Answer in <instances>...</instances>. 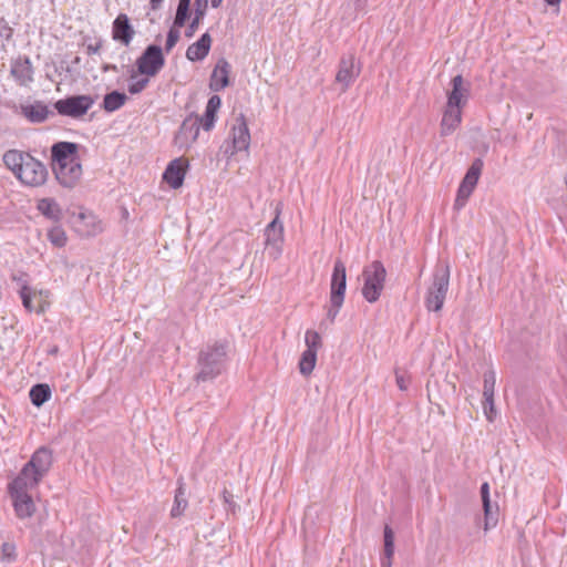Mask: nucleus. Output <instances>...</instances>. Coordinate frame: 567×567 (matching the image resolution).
<instances>
[{
    "mask_svg": "<svg viewBox=\"0 0 567 567\" xmlns=\"http://www.w3.org/2000/svg\"><path fill=\"white\" fill-rule=\"evenodd\" d=\"M3 163L24 185L38 187L48 179L47 166L29 153L9 150L3 154Z\"/></svg>",
    "mask_w": 567,
    "mask_h": 567,
    "instance_id": "1",
    "label": "nucleus"
},
{
    "mask_svg": "<svg viewBox=\"0 0 567 567\" xmlns=\"http://www.w3.org/2000/svg\"><path fill=\"white\" fill-rule=\"evenodd\" d=\"M229 341L216 340L200 349L197 357L198 372L195 375L197 382L214 380L225 370L228 359Z\"/></svg>",
    "mask_w": 567,
    "mask_h": 567,
    "instance_id": "2",
    "label": "nucleus"
},
{
    "mask_svg": "<svg viewBox=\"0 0 567 567\" xmlns=\"http://www.w3.org/2000/svg\"><path fill=\"white\" fill-rule=\"evenodd\" d=\"M364 280L362 287L363 298L370 302H377L384 288L386 270L380 260L372 261L369 266H365L362 271Z\"/></svg>",
    "mask_w": 567,
    "mask_h": 567,
    "instance_id": "3",
    "label": "nucleus"
},
{
    "mask_svg": "<svg viewBox=\"0 0 567 567\" xmlns=\"http://www.w3.org/2000/svg\"><path fill=\"white\" fill-rule=\"evenodd\" d=\"M136 70L141 75L156 76L165 65L163 49L157 44H150L137 58Z\"/></svg>",
    "mask_w": 567,
    "mask_h": 567,
    "instance_id": "4",
    "label": "nucleus"
},
{
    "mask_svg": "<svg viewBox=\"0 0 567 567\" xmlns=\"http://www.w3.org/2000/svg\"><path fill=\"white\" fill-rule=\"evenodd\" d=\"M94 102L91 95H70L58 100L53 106L62 116L79 118L87 113Z\"/></svg>",
    "mask_w": 567,
    "mask_h": 567,
    "instance_id": "5",
    "label": "nucleus"
},
{
    "mask_svg": "<svg viewBox=\"0 0 567 567\" xmlns=\"http://www.w3.org/2000/svg\"><path fill=\"white\" fill-rule=\"evenodd\" d=\"M361 73V63L357 62L353 53L343 54L339 61L336 82L341 84V91L346 92Z\"/></svg>",
    "mask_w": 567,
    "mask_h": 567,
    "instance_id": "6",
    "label": "nucleus"
},
{
    "mask_svg": "<svg viewBox=\"0 0 567 567\" xmlns=\"http://www.w3.org/2000/svg\"><path fill=\"white\" fill-rule=\"evenodd\" d=\"M52 169L58 183L69 189L74 188L79 184L83 173L80 159L53 166Z\"/></svg>",
    "mask_w": 567,
    "mask_h": 567,
    "instance_id": "7",
    "label": "nucleus"
},
{
    "mask_svg": "<svg viewBox=\"0 0 567 567\" xmlns=\"http://www.w3.org/2000/svg\"><path fill=\"white\" fill-rule=\"evenodd\" d=\"M347 288V270L346 265L341 259L334 261L333 271L330 282V303L339 306V302L344 301V293Z\"/></svg>",
    "mask_w": 567,
    "mask_h": 567,
    "instance_id": "8",
    "label": "nucleus"
},
{
    "mask_svg": "<svg viewBox=\"0 0 567 567\" xmlns=\"http://www.w3.org/2000/svg\"><path fill=\"white\" fill-rule=\"evenodd\" d=\"M199 124L195 120L194 114L188 115L181 124L174 137V143L179 148H188L196 142L199 135Z\"/></svg>",
    "mask_w": 567,
    "mask_h": 567,
    "instance_id": "9",
    "label": "nucleus"
},
{
    "mask_svg": "<svg viewBox=\"0 0 567 567\" xmlns=\"http://www.w3.org/2000/svg\"><path fill=\"white\" fill-rule=\"evenodd\" d=\"M19 113L32 124L44 123L50 116L54 115V112L40 100H35L33 103H22L19 106Z\"/></svg>",
    "mask_w": 567,
    "mask_h": 567,
    "instance_id": "10",
    "label": "nucleus"
},
{
    "mask_svg": "<svg viewBox=\"0 0 567 567\" xmlns=\"http://www.w3.org/2000/svg\"><path fill=\"white\" fill-rule=\"evenodd\" d=\"M80 145L74 142H56L51 146L52 167L61 164L79 161Z\"/></svg>",
    "mask_w": 567,
    "mask_h": 567,
    "instance_id": "11",
    "label": "nucleus"
},
{
    "mask_svg": "<svg viewBox=\"0 0 567 567\" xmlns=\"http://www.w3.org/2000/svg\"><path fill=\"white\" fill-rule=\"evenodd\" d=\"M189 164L188 161L178 157L171 161L163 173V179L173 188L178 189L183 186L186 171Z\"/></svg>",
    "mask_w": 567,
    "mask_h": 567,
    "instance_id": "12",
    "label": "nucleus"
},
{
    "mask_svg": "<svg viewBox=\"0 0 567 567\" xmlns=\"http://www.w3.org/2000/svg\"><path fill=\"white\" fill-rule=\"evenodd\" d=\"M11 76L20 86H28L33 82V66L28 55H19L12 60L11 63Z\"/></svg>",
    "mask_w": 567,
    "mask_h": 567,
    "instance_id": "13",
    "label": "nucleus"
},
{
    "mask_svg": "<svg viewBox=\"0 0 567 567\" xmlns=\"http://www.w3.org/2000/svg\"><path fill=\"white\" fill-rule=\"evenodd\" d=\"M16 515L21 518H29L35 512V505L29 491L25 489H8Z\"/></svg>",
    "mask_w": 567,
    "mask_h": 567,
    "instance_id": "14",
    "label": "nucleus"
},
{
    "mask_svg": "<svg viewBox=\"0 0 567 567\" xmlns=\"http://www.w3.org/2000/svg\"><path fill=\"white\" fill-rule=\"evenodd\" d=\"M135 30L131 24L130 18L125 13H120L112 24V39L125 47H128L134 39Z\"/></svg>",
    "mask_w": 567,
    "mask_h": 567,
    "instance_id": "15",
    "label": "nucleus"
},
{
    "mask_svg": "<svg viewBox=\"0 0 567 567\" xmlns=\"http://www.w3.org/2000/svg\"><path fill=\"white\" fill-rule=\"evenodd\" d=\"M43 480L42 475H38L33 467H30V464L27 462L18 476L8 485V489H32L37 487L40 482Z\"/></svg>",
    "mask_w": 567,
    "mask_h": 567,
    "instance_id": "16",
    "label": "nucleus"
},
{
    "mask_svg": "<svg viewBox=\"0 0 567 567\" xmlns=\"http://www.w3.org/2000/svg\"><path fill=\"white\" fill-rule=\"evenodd\" d=\"M450 285V265L447 261L435 266L433 280L427 289V293L446 295Z\"/></svg>",
    "mask_w": 567,
    "mask_h": 567,
    "instance_id": "17",
    "label": "nucleus"
},
{
    "mask_svg": "<svg viewBox=\"0 0 567 567\" xmlns=\"http://www.w3.org/2000/svg\"><path fill=\"white\" fill-rule=\"evenodd\" d=\"M250 133L244 114L237 117V125L233 127V151L235 154L240 151H246L249 147Z\"/></svg>",
    "mask_w": 567,
    "mask_h": 567,
    "instance_id": "18",
    "label": "nucleus"
},
{
    "mask_svg": "<svg viewBox=\"0 0 567 567\" xmlns=\"http://www.w3.org/2000/svg\"><path fill=\"white\" fill-rule=\"evenodd\" d=\"M451 84L452 90L447 94V106H464L470 95L468 85L464 86V79L461 74L454 76L451 81Z\"/></svg>",
    "mask_w": 567,
    "mask_h": 567,
    "instance_id": "19",
    "label": "nucleus"
},
{
    "mask_svg": "<svg viewBox=\"0 0 567 567\" xmlns=\"http://www.w3.org/2000/svg\"><path fill=\"white\" fill-rule=\"evenodd\" d=\"M229 73L230 64L224 58L219 59L212 75L209 82V89L218 92L229 85Z\"/></svg>",
    "mask_w": 567,
    "mask_h": 567,
    "instance_id": "20",
    "label": "nucleus"
},
{
    "mask_svg": "<svg viewBox=\"0 0 567 567\" xmlns=\"http://www.w3.org/2000/svg\"><path fill=\"white\" fill-rule=\"evenodd\" d=\"M28 463L30 464V467H33L35 470V473H38V475H42L44 477L50 471L53 463L52 451L47 446H41L38 450H35V452L31 455Z\"/></svg>",
    "mask_w": 567,
    "mask_h": 567,
    "instance_id": "21",
    "label": "nucleus"
},
{
    "mask_svg": "<svg viewBox=\"0 0 567 567\" xmlns=\"http://www.w3.org/2000/svg\"><path fill=\"white\" fill-rule=\"evenodd\" d=\"M221 105V99L218 95H212L207 102L203 116L194 114L195 120L204 131L208 132L215 126L217 112Z\"/></svg>",
    "mask_w": 567,
    "mask_h": 567,
    "instance_id": "22",
    "label": "nucleus"
},
{
    "mask_svg": "<svg viewBox=\"0 0 567 567\" xmlns=\"http://www.w3.org/2000/svg\"><path fill=\"white\" fill-rule=\"evenodd\" d=\"M275 218L267 225L265 229L266 244L279 247V244L284 240V225L279 219L281 214V204L278 203L275 209Z\"/></svg>",
    "mask_w": 567,
    "mask_h": 567,
    "instance_id": "23",
    "label": "nucleus"
},
{
    "mask_svg": "<svg viewBox=\"0 0 567 567\" xmlns=\"http://www.w3.org/2000/svg\"><path fill=\"white\" fill-rule=\"evenodd\" d=\"M212 41L209 33L205 32L196 42L187 48L186 58L192 62L204 60L210 51Z\"/></svg>",
    "mask_w": 567,
    "mask_h": 567,
    "instance_id": "24",
    "label": "nucleus"
},
{
    "mask_svg": "<svg viewBox=\"0 0 567 567\" xmlns=\"http://www.w3.org/2000/svg\"><path fill=\"white\" fill-rule=\"evenodd\" d=\"M188 507V498L186 492V484L184 478L181 476L177 478V487L175 489L174 503L171 509L172 518H179L184 515L186 508Z\"/></svg>",
    "mask_w": 567,
    "mask_h": 567,
    "instance_id": "25",
    "label": "nucleus"
},
{
    "mask_svg": "<svg viewBox=\"0 0 567 567\" xmlns=\"http://www.w3.org/2000/svg\"><path fill=\"white\" fill-rule=\"evenodd\" d=\"M462 107L457 106H447L444 111L442 121H441V135L447 136L452 134L462 121Z\"/></svg>",
    "mask_w": 567,
    "mask_h": 567,
    "instance_id": "26",
    "label": "nucleus"
},
{
    "mask_svg": "<svg viewBox=\"0 0 567 567\" xmlns=\"http://www.w3.org/2000/svg\"><path fill=\"white\" fill-rule=\"evenodd\" d=\"M37 208L45 218L54 223H59L63 217L62 209L54 198L39 199Z\"/></svg>",
    "mask_w": 567,
    "mask_h": 567,
    "instance_id": "27",
    "label": "nucleus"
},
{
    "mask_svg": "<svg viewBox=\"0 0 567 567\" xmlns=\"http://www.w3.org/2000/svg\"><path fill=\"white\" fill-rule=\"evenodd\" d=\"M481 497L485 514V529L487 530L491 527H494L497 524V511L498 507L496 506V511L493 512L491 498H489V485L487 482H484L481 485Z\"/></svg>",
    "mask_w": 567,
    "mask_h": 567,
    "instance_id": "28",
    "label": "nucleus"
},
{
    "mask_svg": "<svg viewBox=\"0 0 567 567\" xmlns=\"http://www.w3.org/2000/svg\"><path fill=\"white\" fill-rule=\"evenodd\" d=\"M393 555L394 532L389 525H385L383 530V557L381 559V567H392Z\"/></svg>",
    "mask_w": 567,
    "mask_h": 567,
    "instance_id": "29",
    "label": "nucleus"
},
{
    "mask_svg": "<svg viewBox=\"0 0 567 567\" xmlns=\"http://www.w3.org/2000/svg\"><path fill=\"white\" fill-rule=\"evenodd\" d=\"M128 100L127 95L124 92L112 91L106 93L103 97L102 109L105 112L112 113L120 110Z\"/></svg>",
    "mask_w": 567,
    "mask_h": 567,
    "instance_id": "30",
    "label": "nucleus"
},
{
    "mask_svg": "<svg viewBox=\"0 0 567 567\" xmlns=\"http://www.w3.org/2000/svg\"><path fill=\"white\" fill-rule=\"evenodd\" d=\"M208 8V0H195L194 18L185 30V37L192 38L197 31L202 19L205 17Z\"/></svg>",
    "mask_w": 567,
    "mask_h": 567,
    "instance_id": "31",
    "label": "nucleus"
},
{
    "mask_svg": "<svg viewBox=\"0 0 567 567\" xmlns=\"http://www.w3.org/2000/svg\"><path fill=\"white\" fill-rule=\"evenodd\" d=\"M51 389L47 383L34 384L30 390V400L33 405L40 408L51 398Z\"/></svg>",
    "mask_w": 567,
    "mask_h": 567,
    "instance_id": "32",
    "label": "nucleus"
},
{
    "mask_svg": "<svg viewBox=\"0 0 567 567\" xmlns=\"http://www.w3.org/2000/svg\"><path fill=\"white\" fill-rule=\"evenodd\" d=\"M483 166H484L483 159L480 157L475 158L472 162L471 166L468 167V169L461 183H463L467 186H471L472 188L475 189V186L477 185V182L482 174Z\"/></svg>",
    "mask_w": 567,
    "mask_h": 567,
    "instance_id": "33",
    "label": "nucleus"
},
{
    "mask_svg": "<svg viewBox=\"0 0 567 567\" xmlns=\"http://www.w3.org/2000/svg\"><path fill=\"white\" fill-rule=\"evenodd\" d=\"M317 362V352L305 350L299 360V371L302 375H309L313 371Z\"/></svg>",
    "mask_w": 567,
    "mask_h": 567,
    "instance_id": "34",
    "label": "nucleus"
},
{
    "mask_svg": "<svg viewBox=\"0 0 567 567\" xmlns=\"http://www.w3.org/2000/svg\"><path fill=\"white\" fill-rule=\"evenodd\" d=\"M19 292H20V297L22 299V305H23V307L28 311L31 312V311L35 310L37 313H43L45 311L44 303H40L38 306V308L33 307V303H32V291H31V288L27 284L22 285V287H21Z\"/></svg>",
    "mask_w": 567,
    "mask_h": 567,
    "instance_id": "35",
    "label": "nucleus"
},
{
    "mask_svg": "<svg viewBox=\"0 0 567 567\" xmlns=\"http://www.w3.org/2000/svg\"><path fill=\"white\" fill-rule=\"evenodd\" d=\"M48 238L51 244L58 248L66 245V234L61 226H54L48 231Z\"/></svg>",
    "mask_w": 567,
    "mask_h": 567,
    "instance_id": "36",
    "label": "nucleus"
},
{
    "mask_svg": "<svg viewBox=\"0 0 567 567\" xmlns=\"http://www.w3.org/2000/svg\"><path fill=\"white\" fill-rule=\"evenodd\" d=\"M446 295L427 293L425 306L429 311L439 312L443 308Z\"/></svg>",
    "mask_w": 567,
    "mask_h": 567,
    "instance_id": "37",
    "label": "nucleus"
},
{
    "mask_svg": "<svg viewBox=\"0 0 567 567\" xmlns=\"http://www.w3.org/2000/svg\"><path fill=\"white\" fill-rule=\"evenodd\" d=\"M473 190H474V188H472L471 186H467V185L461 183L458 186V189H457L455 202H454V208L461 209L466 204V202L470 198V196L472 195Z\"/></svg>",
    "mask_w": 567,
    "mask_h": 567,
    "instance_id": "38",
    "label": "nucleus"
},
{
    "mask_svg": "<svg viewBox=\"0 0 567 567\" xmlns=\"http://www.w3.org/2000/svg\"><path fill=\"white\" fill-rule=\"evenodd\" d=\"M496 375L493 369L484 372L483 396H494Z\"/></svg>",
    "mask_w": 567,
    "mask_h": 567,
    "instance_id": "39",
    "label": "nucleus"
},
{
    "mask_svg": "<svg viewBox=\"0 0 567 567\" xmlns=\"http://www.w3.org/2000/svg\"><path fill=\"white\" fill-rule=\"evenodd\" d=\"M305 342L307 346L306 350L318 351L322 346L321 337L317 331L308 330L305 336Z\"/></svg>",
    "mask_w": 567,
    "mask_h": 567,
    "instance_id": "40",
    "label": "nucleus"
},
{
    "mask_svg": "<svg viewBox=\"0 0 567 567\" xmlns=\"http://www.w3.org/2000/svg\"><path fill=\"white\" fill-rule=\"evenodd\" d=\"M190 17V8L177 6L173 25L182 28Z\"/></svg>",
    "mask_w": 567,
    "mask_h": 567,
    "instance_id": "41",
    "label": "nucleus"
},
{
    "mask_svg": "<svg viewBox=\"0 0 567 567\" xmlns=\"http://www.w3.org/2000/svg\"><path fill=\"white\" fill-rule=\"evenodd\" d=\"M1 558L3 561L8 563L16 560V545L13 543H3L1 545Z\"/></svg>",
    "mask_w": 567,
    "mask_h": 567,
    "instance_id": "42",
    "label": "nucleus"
},
{
    "mask_svg": "<svg viewBox=\"0 0 567 567\" xmlns=\"http://www.w3.org/2000/svg\"><path fill=\"white\" fill-rule=\"evenodd\" d=\"M181 37L178 28L174 25L168 30L165 43V51L168 53L176 45Z\"/></svg>",
    "mask_w": 567,
    "mask_h": 567,
    "instance_id": "43",
    "label": "nucleus"
},
{
    "mask_svg": "<svg viewBox=\"0 0 567 567\" xmlns=\"http://www.w3.org/2000/svg\"><path fill=\"white\" fill-rule=\"evenodd\" d=\"M483 409H484V413L486 415V419L489 422H493L495 416H496V409H495V404H494V396H491V398L484 396Z\"/></svg>",
    "mask_w": 567,
    "mask_h": 567,
    "instance_id": "44",
    "label": "nucleus"
},
{
    "mask_svg": "<svg viewBox=\"0 0 567 567\" xmlns=\"http://www.w3.org/2000/svg\"><path fill=\"white\" fill-rule=\"evenodd\" d=\"M221 496H223L224 504L228 506L227 509L229 512H231L233 514H235L236 511L239 508V506L234 501V495L227 488H224Z\"/></svg>",
    "mask_w": 567,
    "mask_h": 567,
    "instance_id": "45",
    "label": "nucleus"
},
{
    "mask_svg": "<svg viewBox=\"0 0 567 567\" xmlns=\"http://www.w3.org/2000/svg\"><path fill=\"white\" fill-rule=\"evenodd\" d=\"M148 82H150L148 76H146V78L140 79L138 81H136L134 83H130L128 92L132 95L138 94L148 85Z\"/></svg>",
    "mask_w": 567,
    "mask_h": 567,
    "instance_id": "46",
    "label": "nucleus"
},
{
    "mask_svg": "<svg viewBox=\"0 0 567 567\" xmlns=\"http://www.w3.org/2000/svg\"><path fill=\"white\" fill-rule=\"evenodd\" d=\"M13 35V29L8 24L3 17L0 18V39L10 41Z\"/></svg>",
    "mask_w": 567,
    "mask_h": 567,
    "instance_id": "47",
    "label": "nucleus"
},
{
    "mask_svg": "<svg viewBox=\"0 0 567 567\" xmlns=\"http://www.w3.org/2000/svg\"><path fill=\"white\" fill-rule=\"evenodd\" d=\"M395 382L401 391H406L410 384V377L395 370Z\"/></svg>",
    "mask_w": 567,
    "mask_h": 567,
    "instance_id": "48",
    "label": "nucleus"
},
{
    "mask_svg": "<svg viewBox=\"0 0 567 567\" xmlns=\"http://www.w3.org/2000/svg\"><path fill=\"white\" fill-rule=\"evenodd\" d=\"M103 45V40L99 39L95 43H89L86 45V53L89 55L96 54L100 52L101 48Z\"/></svg>",
    "mask_w": 567,
    "mask_h": 567,
    "instance_id": "49",
    "label": "nucleus"
},
{
    "mask_svg": "<svg viewBox=\"0 0 567 567\" xmlns=\"http://www.w3.org/2000/svg\"><path fill=\"white\" fill-rule=\"evenodd\" d=\"M330 308L327 311V318L330 320V322H333L337 315L339 313L340 308L342 307L343 302H339V306H336L334 303H330Z\"/></svg>",
    "mask_w": 567,
    "mask_h": 567,
    "instance_id": "50",
    "label": "nucleus"
},
{
    "mask_svg": "<svg viewBox=\"0 0 567 567\" xmlns=\"http://www.w3.org/2000/svg\"><path fill=\"white\" fill-rule=\"evenodd\" d=\"M101 70L102 72L106 73V72H118V69L115 64H110V63H104L102 66H101Z\"/></svg>",
    "mask_w": 567,
    "mask_h": 567,
    "instance_id": "51",
    "label": "nucleus"
},
{
    "mask_svg": "<svg viewBox=\"0 0 567 567\" xmlns=\"http://www.w3.org/2000/svg\"><path fill=\"white\" fill-rule=\"evenodd\" d=\"M163 0H151L150 6L152 10H158L162 6Z\"/></svg>",
    "mask_w": 567,
    "mask_h": 567,
    "instance_id": "52",
    "label": "nucleus"
},
{
    "mask_svg": "<svg viewBox=\"0 0 567 567\" xmlns=\"http://www.w3.org/2000/svg\"><path fill=\"white\" fill-rule=\"evenodd\" d=\"M178 6L190 8V0H178Z\"/></svg>",
    "mask_w": 567,
    "mask_h": 567,
    "instance_id": "53",
    "label": "nucleus"
},
{
    "mask_svg": "<svg viewBox=\"0 0 567 567\" xmlns=\"http://www.w3.org/2000/svg\"><path fill=\"white\" fill-rule=\"evenodd\" d=\"M210 3H212V7L216 9L221 6L223 0H210Z\"/></svg>",
    "mask_w": 567,
    "mask_h": 567,
    "instance_id": "54",
    "label": "nucleus"
},
{
    "mask_svg": "<svg viewBox=\"0 0 567 567\" xmlns=\"http://www.w3.org/2000/svg\"><path fill=\"white\" fill-rule=\"evenodd\" d=\"M548 6H558L561 0H545Z\"/></svg>",
    "mask_w": 567,
    "mask_h": 567,
    "instance_id": "55",
    "label": "nucleus"
},
{
    "mask_svg": "<svg viewBox=\"0 0 567 567\" xmlns=\"http://www.w3.org/2000/svg\"><path fill=\"white\" fill-rule=\"evenodd\" d=\"M50 353H53V354L58 353V348H56V347H54V348L50 351Z\"/></svg>",
    "mask_w": 567,
    "mask_h": 567,
    "instance_id": "56",
    "label": "nucleus"
},
{
    "mask_svg": "<svg viewBox=\"0 0 567 567\" xmlns=\"http://www.w3.org/2000/svg\"><path fill=\"white\" fill-rule=\"evenodd\" d=\"M130 78H131V79H134V78H135V72H134V71H132V73H131V76H130Z\"/></svg>",
    "mask_w": 567,
    "mask_h": 567,
    "instance_id": "57",
    "label": "nucleus"
}]
</instances>
